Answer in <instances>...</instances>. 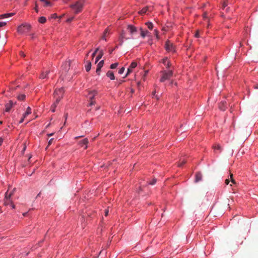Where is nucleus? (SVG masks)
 I'll use <instances>...</instances> for the list:
<instances>
[{"mask_svg": "<svg viewBox=\"0 0 258 258\" xmlns=\"http://www.w3.org/2000/svg\"><path fill=\"white\" fill-rule=\"evenodd\" d=\"M83 5L84 1L80 0L77 2L75 4L71 5V7L75 11V13L77 14L82 11Z\"/></svg>", "mask_w": 258, "mask_h": 258, "instance_id": "f257e3e1", "label": "nucleus"}, {"mask_svg": "<svg viewBox=\"0 0 258 258\" xmlns=\"http://www.w3.org/2000/svg\"><path fill=\"white\" fill-rule=\"evenodd\" d=\"M64 92V89L62 88L55 89L54 92V97L56 100V103H59L62 99Z\"/></svg>", "mask_w": 258, "mask_h": 258, "instance_id": "f03ea898", "label": "nucleus"}, {"mask_svg": "<svg viewBox=\"0 0 258 258\" xmlns=\"http://www.w3.org/2000/svg\"><path fill=\"white\" fill-rule=\"evenodd\" d=\"M31 26L29 24H23L18 28V32L21 34L28 32L31 29Z\"/></svg>", "mask_w": 258, "mask_h": 258, "instance_id": "7ed1b4c3", "label": "nucleus"}, {"mask_svg": "<svg viewBox=\"0 0 258 258\" xmlns=\"http://www.w3.org/2000/svg\"><path fill=\"white\" fill-rule=\"evenodd\" d=\"M162 74V76L160 80L161 82H164L166 80H169L173 76V72L172 71H163Z\"/></svg>", "mask_w": 258, "mask_h": 258, "instance_id": "20e7f679", "label": "nucleus"}, {"mask_svg": "<svg viewBox=\"0 0 258 258\" xmlns=\"http://www.w3.org/2000/svg\"><path fill=\"white\" fill-rule=\"evenodd\" d=\"M15 190V189H13V190L10 193H9V191L8 190L6 194H5V198L4 199V205L5 206L10 205L12 203V201L11 200V197L13 195L14 191Z\"/></svg>", "mask_w": 258, "mask_h": 258, "instance_id": "39448f33", "label": "nucleus"}, {"mask_svg": "<svg viewBox=\"0 0 258 258\" xmlns=\"http://www.w3.org/2000/svg\"><path fill=\"white\" fill-rule=\"evenodd\" d=\"M96 95H97V92L95 90L89 92L87 96L90 101V103H89L90 106L93 105L95 104V102L93 100L94 97Z\"/></svg>", "mask_w": 258, "mask_h": 258, "instance_id": "423d86ee", "label": "nucleus"}, {"mask_svg": "<svg viewBox=\"0 0 258 258\" xmlns=\"http://www.w3.org/2000/svg\"><path fill=\"white\" fill-rule=\"evenodd\" d=\"M165 48L168 52H174L175 51V47L173 43L169 40H167L165 43Z\"/></svg>", "mask_w": 258, "mask_h": 258, "instance_id": "0eeeda50", "label": "nucleus"}, {"mask_svg": "<svg viewBox=\"0 0 258 258\" xmlns=\"http://www.w3.org/2000/svg\"><path fill=\"white\" fill-rule=\"evenodd\" d=\"M127 29L128 30L130 34L132 35L134 34L137 32V28L133 25H128Z\"/></svg>", "mask_w": 258, "mask_h": 258, "instance_id": "6e6552de", "label": "nucleus"}, {"mask_svg": "<svg viewBox=\"0 0 258 258\" xmlns=\"http://www.w3.org/2000/svg\"><path fill=\"white\" fill-rule=\"evenodd\" d=\"M88 143V140L87 138L83 139L79 142V145L82 147H84V149L87 148V144Z\"/></svg>", "mask_w": 258, "mask_h": 258, "instance_id": "1a4fd4ad", "label": "nucleus"}, {"mask_svg": "<svg viewBox=\"0 0 258 258\" xmlns=\"http://www.w3.org/2000/svg\"><path fill=\"white\" fill-rule=\"evenodd\" d=\"M151 7H146L145 8H143L140 11H139V13L141 15L146 14L148 11H151Z\"/></svg>", "mask_w": 258, "mask_h": 258, "instance_id": "9d476101", "label": "nucleus"}, {"mask_svg": "<svg viewBox=\"0 0 258 258\" xmlns=\"http://www.w3.org/2000/svg\"><path fill=\"white\" fill-rule=\"evenodd\" d=\"M14 104L12 101H10L9 102L6 104L5 111L9 112L11 110V108L13 106Z\"/></svg>", "mask_w": 258, "mask_h": 258, "instance_id": "9b49d317", "label": "nucleus"}, {"mask_svg": "<svg viewBox=\"0 0 258 258\" xmlns=\"http://www.w3.org/2000/svg\"><path fill=\"white\" fill-rule=\"evenodd\" d=\"M125 33L123 31H122L119 37L118 41H119V45H122L123 43V39L124 38Z\"/></svg>", "mask_w": 258, "mask_h": 258, "instance_id": "f8f14e48", "label": "nucleus"}, {"mask_svg": "<svg viewBox=\"0 0 258 258\" xmlns=\"http://www.w3.org/2000/svg\"><path fill=\"white\" fill-rule=\"evenodd\" d=\"M202 174L201 172H197L196 174V179L195 182H198L202 180Z\"/></svg>", "mask_w": 258, "mask_h": 258, "instance_id": "ddd939ff", "label": "nucleus"}, {"mask_svg": "<svg viewBox=\"0 0 258 258\" xmlns=\"http://www.w3.org/2000/svg\"><path fill=\"white\" fill-rule=\"evenodd\" d=\"M226 106V102L225 101H222L219 105V108L221 110H225Z\"/></svg>", "mask_w": 258, "mask_h": 258, "instance_id": "4468645a", "label": "nucleus"}, {"mask_svg": "<svg viewBox=\"0 0 258 258\" xmlns=\"http://www.w3.org/2000/svg\"><path fill=\"white\" fill-rule=\"evenodd\" d=\"M162 62L166 66L167 68H169L171 66V63L168 60L167 58L163 59Z\"/></svg>", "mask_w": 258, "mask_h": 258, "instance_id": "2eb2a0df", "label": "nucleus"}, {"mask_svg": "<svg viewBox=\"0 0 258 258\" xmlns=\"http://www.w3.org/2000/svg\"><path fill=\"white\" fill-rule=\"evenodd\" d=\"M106 75L108 77H109L111 80H113L115 79L114 74L112 71H108Z\"/></svg>", "mask_w": 258, "mask_h": 258, "instance_id": "dca6fc26", "label": "nucleus"}, {"mask_svg": "<svg viewBox=\"0 0 258 258\" xmlns=\"http://www.w3.org/2000/svg\"><path fill=\"white\" fill-rule=\"evenodd\" d=\"M14 15V13H8V14H5L1 15L0 19H4L8 18L10 17H11Z\"/></svg>", "mask_w": 258, "mask_h": 258, "instance_id": "f3484780", "label": "nucleus"}, {"mask_svg": "<svg viewBox=\"0 0 258 258\" xmlns=\"http://www.w3.org/2000/svg\"><path fill=\"white\" fill-rule=\"evenodd\" d=\"M49 73V71H47L45 72H43L41 74L40 78L42 79H44L47 77V76Z\"/></svg>", "mask_w": 258, "mask_h": 258, "instance_id": "a211bd4d", "label": "nucleus"}, {"mask_svg": "<svg viewBox=\"0 0 258 258\" xmlns=\"http://www.w3.org/2000/svg\"><path fill=\"white\" fill-rule=\"evenodd\" d=\"M103 52L102 50H100L98 55L97 56L96 58L95 63H96L103 56Z\"/></svg>", "mask_w": 258, "mask_h": 258, "instance_id": "6ab92c4d", "label": "nucleus"}, {"mask_svg": "<svg viewBox=\"0 0 258 258\" xmlns=\"http://www.w3.org/2000/svg\"><path fill=\"white\" fill-rule=\"evenodd\" d=\"M31 113V109L30 107H28L27 108V110L25 112V113L24 114V117H26L27 115L29 114H30Z\"/></svg>", "mask_w": 258, "mask_h": 258, "instance_id": "aec40b11", "label": "nucleus"}, {"mask_svg": "<svg viewBox=\"0 0 258 258\" xmlns=\"http://www.w3.org/2000/svg\"><path fill=\"white\" fill-rule=\"evenodd\" d=\"M141 30V35L142 37L144 38L147 35L148 33V31H144L142 28H140Z\"/></svg>", "mask_w": 258, "mask_h": 258, "instance_id": "412c9836", "label": "nucleus"}, {"mask_svg": "<svg viewBox=\"0 0 258 258\" xmlns=\"http://www.w3.org/2000/svg\"><path fill=\"white\" fill-rule=\"evenodd\" d=\"M91 67V63L90 61H88L87 64L85 66L86 71L89 72Z\"/></svg>", "mask_w": 258, "mask_h": 258, "instance_id": "4be33fe9", "label": "nucleus"}, {"mask_svg": "<svg viewBox=\"0 0 258 258\" xmlns=\"http://www.w3.org/2000/svg\"><path fill=\"white\" fill-rule=\"evenodd\" d=\"M58 104V103H56V100L55 99V102L53 103V104L51 105V110L52 112L55 111V109Z\"/></svg>", "mask_w": 258, "mask_h": 258, "instance_id": "5701e85b", "label": "nucleus"}, {"mask_svg": "<svg viewBox=\"0 0 258 258\" xmlns=\"http://www.w3.org/2000/svg\"><path fill=\"white\" fill-rule=\"evenodd\" d=\"M38 21L40 23L44 24L46 22V19L44 17H41L39 18Z\"/></svg>", "mask_w": 258, "mask_h": 258, "instance_id": "b1692460", "label": "nucleus"}, {"mask_svg": "<svg viewBox=\"0 0 258 258\" xmlns=\"http://www.w3.org/2000/svg\"><path fill=\"white\" fill-rule=\"evenodd\" d=\"M146 24L149 29L152 30L153 28V24L152 23L148 22L146 23Z\"/></svg>", "mask_w": 258, "mask_h": 258, "instance_id": "393cba45", "label": "nucleus"}, {"mask_svg": "<svg viewBox=\"0 0 258 258\" xmlns=\"http://www.w3.org/2000/svg\"><path fill=\"white\" fill-rule=\"evenodd\" d=\"M26 96L24 94H20L18 96V99L19 100L23 101L25 99Z\"/></svg>", "mask_w": 258, "mask_h": 258, "instance_id": "a878e982", "label": "nucleus"}, {"mask_svg": "<svg viewBox=\"0 0 258 258\" xmlns=\"http://www.w3.org/2000/svg\"><path fill=\"white\" fill-rule=\"evenodd\" d=\"M186 162L184 159H180V162L178 163V166L181 167Z\"/></svg>", "mask_w": 258, "mask_h": 258, "instance_id": "bb28decb", "label": "nucleus"}, {"mask_svg": "<svg viewBox=\"0 0 258 258\" xmlns=\"http://www.w3.org/2000/svg\"><path fill=\"white\" fill-rule=\"evenodd\" d=\"M137 66V63L136 61H133L132 62L131 65L130 66V68L133 69L135 68Z\"/></svg>", "mask_w": 258, "mask_h": 258, "instance_id": "cd10ccee", "label": "nucleus"}, {"mask_svg": "<svg viewBox=\"0 0 258 258\" xmlns=\"http://www.w3.org/2000/svg\"><path fill=\"white\" fill-rule=\"evenodd\" d=\"M213 148L215 149V150H219L220 152L221 151V147H220V146L219 145H216L215 146H213Z\"/></svg>", "mask_w": 258, "mask_h": 258, "instance_id": "c85d7f7f", "label": "nucleus"}, {"mask_svg": "<svg viewBox=\"0 0 258 258\" xmlns=\"http://www.w3.org/2000/svg\"><path fill=\"white\" fill-rule=\"evenodd\" d=\"M104 64V60H101L97 64V67L101 69V68L103 67Z\"/></svg>", "mask_w": 258, "mask_h": 258, "instance_id": "c756f323", "label": "nucleus"}, {"mask_svg": "<svg viewBox=\"0 0 258 258\" xmlns=\"http://www.w3.org/2000/svg\"><path fill=\"white\" fill-rule=\"evenodd\" d=\"M108 33V29H106L104 32V33H103V36L102 37V39H104L106 40L105 39V37L106 36V34L107 33Z\"/></svg>", "mask_w": 258, "mask_h": 258, "instance_id": "7c9ffc66", "label": "nucleus"}, {"mask_svg": "<svg viewBox=\"0 0 258 258\" xmlns=\"http://www.w3.org/2000/svg\"><path fill=\"white\" fill-rule=\"evenodd\" d=\"M228 5V0H225L222 4V8L224 9Z\"/></svg>", "mask_w": 258, "mask_h": 258, "instance_id": "2f4dec72", "label": "nucleus"}, {"mask_svg": "<svg viewBox=\"0 0 258 258\" xmlns=\"http://www.w3.org/2000/svg\"><path fill=\"white\" fill-rule=\"evenodd\" d=\"M118 66V63H114L112 64H111L110 68L111 69H115Z\"/></svg>", "mask_w": 258, "mask_h": 258, "instance_id": "473e14b6", "label": "nucleus"}, {"mask_svg": "<svg viewBox=\"0 0 258 258\" xmlns=\"http://www.w3.org/2000/svg\"><path fill=\"white\" fill-rule=\"evenodd\" d=\"M132 70L133 69L130 68V67L127 69V73H126L125 76L124 77V78L127 77L132 72Z\"/></svg>", "mask_w": 258, "mask_h": 258, "instance_id": "72a5a7b5", "label": "nucleus"}, {"mask_svg": "<svg viewBox=\"0 0 258 258\" xmlns=\"http://www.w3.org/2000/svg\"><path fill=\"white\" fill-rule=\"evenodd\" d=\"M44 3H45V5H44V6L45 7H47V6H50L51 5V3L50 2H49L47 0H46L45 2H44Z\"/></svg>", "mask_w": 258, "mask_h": 258, "instance_id": "f704fd0d", "label": "nucleus"}, {"mask_svg": "<svg viewBox=\"0 0 258 258\" xmlns=\"http://www.w3.org/2000/svg\"><path fill=\"white\" fill-rule=\"evenodd\" d=\"M124 68L123 67H122L121 69H120V70L118 71V73L119 74H122L124 71Z\"/></svg>", "mask_w": 258, "mask_h": 258, "instance_id": "c9c22d12", "label": "nucleus"}, {"mask_svg": "<svg viewBox=\"0 0 258 258\" xmlns=\"http://www.w3.org/2000/svg\"><path fill=\"white\" fill-rule=\"evenodd\" d=\"M230 179H231V181L232 183L233 184H235V181L232 178V176H233V174H230Z\"/></svg>", "mask_w": 258, "mask_h": 258, "instance_id": "e433bc0d", "label": "nucleus"}, {"mask_svg": "<svg viewBox=\"0 0 258 258\" xmlns=\"http://www.w3.org/2000/svg\"><path fill=\"white\" fill-rule=\"evenodd\" d=\"M7 24V23L5 22H0V27H2L5 26Z\"/></svg>", "mask_w": 258, "mask_h": 258, "instance_id": "4c0bfd02", "label": "nucleus"}, {"mask_svg": "<svg viewBox=\"0 0 258 258\" xmlns=\"http://www.w3.org/2000/svg\"><path fill=\"white\" fill-rule=\"evenodd\" d=\"M156 182V179H154L151 182H150V184L154 185Z\"/></svg>", "mask_w": 258, "mask_h": 258, "instance_id": "58836bf2", "label": "nucleus"}, {"mask_svg": "<svg viewBox=\"0 0 258 258\" xmlns=\"http://www.w3.org/2000/svg\"><path fill=\"white\" fill-rule=\"evenodd\" d=\"M100 70H101V69H100V68H97V69H96V73H97L98 75H99V74H100Z\"/></svg>", "mask_w": 258, "mask_h": 258, "instance_id": "ea45409f", "label": "nucleus"}, {"mask_svg": "<svg viewBox=\"0 0 258 258\" xmlns=\"http://www.w3.org/2000/svg\"><path fill=\"white\" fill-rule=\"evenodd\" d=\"M229 182H230V180H229V179H225V184L228 185V184L229 183Z\"/></svg>", "mask_w": 258, "mask_h": 258, "instance_id": "a19ab883", "label": "nucleus"}, {"mask_svg": "<svg viewBox=\"0 0 258 258\" xmlns=\"http://www.w3.org/2000/svg\"><path fill=\"white\" fill-rule=\"evenodd\" d=\"M35 11H36L37 13L38 12V5H37V3L35 4Z\"/></svg>", "mask_w": 258, "mask_h": 258, "instance_id": "79ce46f5", "label": "nucleus"}, {"mask_svg": "<svg viewBox=\"0 0 258 258\" xmlns=\"http://www.w3.org/2000/svg\"><path fill=\"white\" fill-rule=\"evenodd\" d=\"M195 37H197V38H198L199 37L200 35H199V31H197L196 33L195 34Z\"/></svg>", "mask_w": 258, "mask_h": 258, "instance_id": "37998d69", "label": "nucleus"}, {"mask_svg": "<svg viewBox=\"0 0 258 258\" xmlns=\"http://www.w3.org/2000/svg\"><path fill=\"white\" fill-rule=\"evenodd\" d=\"M53 141V139H50V140L48 142V146L50 145L52 143Z\"/></svg>", "mask_w": 258, "mask_h": 258, "instance_id": "c03bdc74", "label": "nucleus"}, {"mask_svg": "<svg viewBox=\"0 0 258 258\" xmlns=\"http://www.w3.org/2000/svg\"><path fill=\"white\" fill-rule=\"evenodd\" d=\"M108 209H106L105 210V212H104V215L105 216H107L108 215Z\"/></svg>", "mask_w": 258, "mask_h": 258, "instance_id": "a18cd8bd", "label": "nucleus"}, {"mask_svg": "<svg viewBox=\"0 0 258 258\" xmlns=\"http://www.w3.org/2000/svg\"><path fill=\"white\" fill-rule=\"evenodd\" d=\"M10 205L12 207V209L15 208V206L14 205V204L13 203H12Z\"/></svg>", "mask_w": 258, "mask_h": 258, "instance_id": "49530a36", "label": "nucleus"}, {"mask_svg": "<svg viewBox=\"0 0 258 258\" xmlns=\"http://www.w3.org/2000/svg\"><path fill=\"white\" fill-rule=\"evenodd\" d=\"M20 54L21 55V56H23V57H25V54L22 51L20 52Z\"/></svg>", "mask_w": 258, "mask_h": 258, "instance_id": "de8ad7c7", "label": "nucleus"}, {"mask_svg": "<svg viewBox=\"0 0 258 258\" xmlns=\"http://www.w3.org/2000/svg\"><path fill=\"white\" fill-rule=\"evenodd\" d=\"M73 18H74L73 17H72V18H69V19L67 20V22H71V21L73 20Z\"/></svg>", "mask_w": 258, "mask_h": 258, "instance_id": "09e8293b", "label": "nucleus"}, {"mask_svg": "<svg viewBox=\"0 0 258 258\" xmlns=\"http://www.w3.org/2000/svg\"><path fill=\"white\" fill-rule=\"evenodd\" d=\"M25 117H24V116L21 118V119L20 120L19 123H21L23 122L24 119Z\"/></svg>", "mask_w": 258, "mask_h": 258, "instance_id": "8fccbe9b", "label": "nucleus"}, {"mask_svg": "<svg viewBox=\"0 0 258 258\" xmlns=\"http://www.w3.org/2000/svg\"><path fill=\"white\" fill-rule=\"evenodd\" d=\"M3 142V139L2 138H0V146L2 145Z\"/></svg>", "mask_w": 258, "mask_h": 258, "instance_id": "3c124183", "label": "nucleus"}, {"mask_svg": "<svg viewBox=\"0 0 258 258\" xmlns=\"http://www.w3.org/2000/svg\"><path fill=\"white\" fill-rule=\"evenodd\" d=\"M115 48H113V49H111L109 50V52L110 54L112 53V52L113 51V50H114Z\"/></svg>", "mask_w": 258, "mask_h": 258, "instance_id": "603ef678", "label": "nucleus"}, {"mask_svg": "<svg viewBox=\"0 0 258 258\" xmlns=\"http://www.w3.org/2000/svg\"><path fill=\"white\" fill-rule=\"evenodd\" d=\"M56 17H57V15L56 14H54L52 16V18H56Z\"/></svg>", "mask_w": 258, "mask_h": 258, "instance_id": "864d4df0", "label": "nucleus"}, {"mask_svg": "<svg viewBox=\"0 0 258 258\" xmlns=\"http://www.w3.org/2000/svg\"><path fill=\"white\" fill-rule=\"evenodd\" d=\"M203 17H204V19H207V14H204V15H203Z\"/></svg>", "mask_w": 258, "mask_h": 258, "instance_id": "5fc2aeb1", "label": "nucleus"}, {"mask_svg": "<svg viewBox=\"0 0 258 258\" xmlns=\"http://www.w3.org/2000/svg\"><path fill=\"white\" fill-rule=\"evenodd\" d=\"M155 32L156 33V35L157 36V37H158V31L156 30H155Z\"/></svg>", "mask_w": 258, "mask_h": 258, "instance_id": "6e6d98bb", "label": "nucleus"}, {"mask_svg": "<svg viewBox=\"0 0 258 258\" xmlns=\"http://www.w3.org/2000/svg\"><path fill=\"white\" fill-rule=\"evenodd\" d=\"M95 54H96V53L94 52L92 53V56L93 57H94V56L95 55Z\"/></svg>", "mask_w": 258, "mask_h": 258, "instance_id": "4d7b16f0", "label": "nucleus"}, {"mask_svg": "<svg viewBox=\"0 0 258 258\" xmlns=\"http://www.w3.org/2000/svg\"><path fill=\"white\" fill-rule=\"evenodd\" d=\"M98 50H99L98 48H96V50H95L94 52H95L96 53L98 51Z\"/></svg>", "mask_w": 258, "mask_h": 258, "instance_id": "13d9d810", "label": "nucleus"}, {"mask_svg": "<svg viewBox=\"0 0 258 258\" xmlns=\"http://www.w3.org/2000/svg\"><path fill=\"white\" fill-rule=\"evenodd\" d=\"M40 195H41V192H40L37 195V197H40Z\"/></svg>", "mask_w": 258, "mask_h": 258, "instance_id": "bf43d9fd", "label": "nucleus"}, {"mask_svg": "<svg viewBox=\"0 0 258 258\" xmlns=\"http://www.w3.org/2000/svg\"><path fill=\"white\" fill-rule=\"evenodd\" d=\"M27 212L26 213H23V216H26L27 215Z\"/></svg>", "mask_w": 258, "mask_h": 258, "instance_id": "052dcab7", "label": "nucleus"}, {"mask_svg": "<svg viewBox=\"0 0 258 258\" xmlns=\"http://www.w3.org/2000/svg\"><path fill=\"white\" fill-rule=\"evenodd\" d=\"M255 88L258 89V84L255 86Z\"/></svg>", "mask_w": 258, "mask_h": 258, "instance_id": "680f3d73", "label": "nucleus"}, {"mask_svg": "<svg viewBox=\"0 0 258 258\" xmlns=\"http://www.w3.org/2000/svg\"><path fill=\"white\" fill-rule=\"evenodd\" d=\"M31 158V156H29V159H28V161H30V160Z\"/></svg>", "mask_w": 258, "mask_h": 258, "instance_id": "e2e57ef3", "label": "nucleus"}, {"mask_svg": "<svg viewBox=\"0 0 258 258\" xmlns=\"http://www.w3.org/2000/svg\"><path fill=\"white\" fill-rule=\"evenodd\" d=\"M40 1H41V2H44H44H45L46 0H40Z\"/></svg>", "mask_w": 258, "mask_h": 258, "instance_id": "0e129e2a", "label": "nucleus"}, {"mask_svg": "<svg viewBox=\"0 0 258 258\" xmlns=\"http://www.w3.org/2000/svg\"><path fill=\"white\" fill-rule=\"evenodd\" d=\"M52 135H53V134H49L48 136H52Z\"/></svg>", "mask_w": 258, "mask_h": 258, "instance_id": "69168bd1", "label": "nucleus"}, {"mask_svg": "<svg viewBox=\"0 0 258 258\" xmlns=\"http://www.w3.org/2000/svg\"><path fill=\"white\" fill-rule=\"evenodd\" d=\"M67 115H68V114H66V119H67Z\"/></svg>", "mask_w": 258, "mask_h": 258, "instance_id": "338daca9", "label": "nucleus"}, {"mask_svg": "<svg viewBox=\"0 0 258 258\" xmlns=\"http://www.w3.org/2000/svg\"><path fill=\"white\" fill-rule=\"evenodd\" d=\"M3 123V121H0V124H2Z\"/></svg>", "mask_w": 258, "mask_h": 258, "instance_id": "774afa93", "label": "nucleus"}]
</instances>
